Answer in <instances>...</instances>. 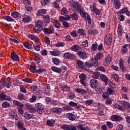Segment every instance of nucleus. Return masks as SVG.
<instances>
[{
	"mask_svg": "<svg viewBox=\"0 0 130 130\" xmlns=\"http://www.w3.org/2000/svg\"><path fill=\"white\" fill-rule=\"evenodd\" d=\"M78 13H79L83 18H85V20L88 22V27L90 28V29H92V28H93V25L91 23L92 20L89 17L88 13L87 12H84V10H83V9H82Z\"/></svg>",
	"mask_w": 130,
	"mask_h": 130,
	"instance_id": "f257e3e1",
	"label": "nucleus"
},
{
	"mask_svg": "<svg viewBox=\"0 0 130 130\" xmlns=\"http://www.w3.org/2000/svg\"><path fill=\"white\" fill-rule=\"evenodd\" d=\"M42 24L43 22L41 20H38L36 23V25L34 28V32L35 33H40L43 29Z\"/></svg>",
	"mask_w": 130,
	"mask_h": 130,
	"instance_id": "f03ea898",
	"label": "nucleus"
},
{
	"mask_svg": "<svg viewBox=\"0 0 130 130\" xmlns=\"http://www.w3.org/2000/svg\"><path fill=\"white\" fill-rule=\"evenodd\" d=\"M70 6L72 9H74L75 11H77V13H79L82 9V7L79 5V3L75 1H72L70 3Z\"/></svg>",
	"mask_w": 130,
	"mask_h": 130,
	"instance_id": "7ed1b4c3",
	"label": "nucleus"
},
{
	"mask_svg": "<svg viewBox=\"0 0 130 130\" xmlns=\"http://www.w3.org/2000/svg\"><path fill=\"white\" fill-rule=\"evenodd\" d=\"M126 103V102L122 101L120 103V105L117 104H115L113 105V107H114V108H116V109H119V110H121L122 111H123V110H125Z\"/></svg>",
	"mask_w": 130,
	"mask_h": 130,
	"instance_id": "20e7f679",
	"label": "nucleus"
},
{
	"mask_svg": "<svg viewBox=\"0 0 130 130\" xmlns=\"http://www.w3.org/2000/svg\"><path fill=\"white\" fill-rule=\"evenodd\" d=\"M84 103L86 106H94V107H96V106H99L100 104L98 103L95 102L94 100L91 99H89L86 101H85Z\"/></svg>",
	"mask_w": 130,
	"mask_h": 130,
	"instance_id": "39448f33",
	"label": "nucleus"
},
{
	"mask_svg": "<svg viewBox=\"0 0 130 130\" xmlns=\"http://www.w3.org/2000/svg\"><path fill=\"white\" fill-rule=\"evenodd\" d=\"M60 128L63 130H77L76 126L73 125L62 124L60 125Z\"/></svg>",
	"mask_w": 130,
	"mask_h": 130,
	"instance_id": "423d86ee",
	"label": "nucleus"
},
{
	"mask_svg": "<svg viewBox=\"0 0 130 130\" xmlns=\"http://www.w3.org/2000/svg\"><path fill=\"white\" fill-rule=\"evenodd\" d=\"M43 31L46 35H48V34H52L54 32V27L53 25H50L49 28L45 27L43 29Z\"/></svg>",
	"mask_w": 130,
	"mask_h": 130,
	"instance_id": "0eeeda50",
	"label": "nucleus"
},
{
	"mask_svg": "<svg viewBox=\"0 0 130 130\" xmlns=\"http://www.w3.org/2000/svg\"><path fill=\"white\" fill-rule=\"evenodd\" d=\"M36 107L37 108V111L38 113L41 114L42 113L43 110L44 109V106L41 103H37L36 104Z\"/></svg>",
	"mask_w": 130,
	"mask_h": 130,
	"instance_id": "6e6552de",
	"label": "nucleus"
},
{
	"mask_svg": "<svg viewBox=\"0 0 130 130\" xmlns=\"http://www.w3.org/2000/svg\"><path fill=\"white\" fill-rule=\"evenodd\" d=\"M111 61H112V57L111 55H109L107 56L104 61V66H109Z\"/></svg>",
	"mask_w": 130,
	"mask_h": 130,
	"instance_id": "1a4fd4ad",
	"label": "nucleus"
},
{
	"mask_svg": "<svg viewBox=\"0 0 130 130\" xmlns=\"http://www.w3.org/2000/svg\"><path fill=\"white\" fill-rule=\"evenodd\" d=\"M105 42L107 45H110L112 42V38L110 35H106L105 37Z\"/></svg>",
	"mask_w": 130,
	"mask_h": 130,
	"instance_id": "9d476101",
	"label": "nucleus"
},
{
	"mask_svg": "<svg viewBox=\"0 0 130 130\" xmlns=\"http://www.w3.org/2000/svg\"><path fill=\"white\" fill-rule=\"evenodd\" d=\"M76 68L77 69H82V70H85V71H88V70L86 69L85 67H84V63L83 61L77 60L76 62Z\"/></svg>",
	"mask_w": 130,
	"mask_h": 130,
	"instance_id": "9b49d317",
	"label": "nucleus"
},
{
	"mask_svg": "<svg viewBox=\"0 0 130 130\" xmlns=\"http://www.w3.org/2000/svg\"><path fill=\"white\" fill-rule=\"evenodd\" d=\"M100 78L103 82L106 83V84H107V83L109 82L110 84V86H111V87H112V83L111 81L108 80V78H107V77H106V76H105L104 74H102L100 76Z\"/></svg>",
	"mask_w": 130,
	"mask_h": 130,
	"instance_id": "f8f14e48",
	"label": "nucleus"
},
{
	"mask_svg": "<svg viewBox=\"0 0 130 130\" xmlns=\"http://www.w3.org/2000/svg\"><path fill=\"white\" fill-rule=\"evenodd\" d=\"M79 78L80 79V82L83 86H86V82H85V81L86 80V79L87 77L86 76V75L84 74H81L80 75H79Z\"/></svg>",
	"mask_w": 130,
	"mask_h": 130,
	"instance_id": "ddd939ff",
	"label": "nucleus"
},
{
	"mask_svg": "<svg viewBox=\"0 0 130 130\" xmlns=\"http://www.w3.org/2000/svg\"><path fill=\"white\" fill-rule=\"evenodd\" d=\"M87 72H88V73L91 74L92 78H94V79H98L99 77H100V73L98 72H93V71L90 70H87Z\"/></svg>",
	"mask_w": 130,
	"mask_h": 130,
	"instance_id": "4468645a",
	"label": "nucleus"
},
{
	"mask_svg": "<svg viewBox=\"0 0 130 130\" xmlns=\"http://www.w3.org/2000/svg\"><path fill=\"white\" fill-rule=\"evenodd\" d=\"M90 9L91 11V12H94V13L95 14V15H100L101 13H100V11L98 10V9L96 8V6H95V4H93L92 6L90 7Z\"/></svg>",
	"mask_w": 130,
	"mask_h": 130,
	"instance_id": "2eb2a0df",
	"label": "nucleus"
},
{
	"mask_svg": "<svg viewBox=\"0 0 130 130\" xmlns=\"http://www.w3.org/2000/svg\"><path fill=\"white\" fill-rule=\"evenodd\" d=\"M114 8L116 10H119L120 7H121V4H120V1L119 0H114Z\"/></svg>",
	"mask_w": 130,
	"mask_h": 130,
	"instance_id": "dca6fc26",
	"label": "nucleus"
},
{
	"mask_svg": "<svg viewBox=\"0 0 130 130\" xmlns=\"http://www.w3.org/2000/svg\"><path fill=\"white\" fill-rule=\"evenodd\" d=\"M90 86L91 88H96L98 86V80L91 79L90 81Z\"/></svg>",
	"mask_w": 130,
	"mask_h": 130,
	"instance_id": "f3484780",
	"label": "nucleus"
},
{
	"mask_svg": "<svg viewBox=\"0 0 130 130\" xmlns=\"http://www.w3.org/2000/svg\"><path fill=\"white\" fill-rule=\"evenodd\" d=\"M63 56L67 59H73V58H75V55L70 52L65 53Z\"/></svg>",
	"mask_w": 130,
	"mask_h": 130,
	"instance_id": "a211bd4d",
	"label": "nucleus"
},
{
	"mask_svg": "<svg viewBox=\"0 0 130 130\" xmlns=\"http://www.w3.org/2000/svg\"><path fill=\"white\" fill-rule=\"evenodd\" d=\"M23 116L25 118V119L29 120V119H31V118L33 117V114H32V113H30L29 112H25L23 114Z\"/></svg>",
	"mask_w": 130,
	"mask_h": 130,
	"instance_id": "6ab92c4d",
	"label": "nucleus"
},
{
	"mask_svg": "<svg viewBox=\"0 0 130 130\" xmlns=\"http://www.w3.org/2000/svg\"><path fill=\"white\" fill-rule=\"evenodd\" d=\"M28 37L29 39H31V40H33V41L36 42V43L39 41V38H38V37L34 35L29 34L28 35Z\"/></svg>",
	"mask_w": 130,
	"mask_h": 130,
	"instance_id": "aec40b11",
	"label": "nucleus"
},
{
	"mask_svg": "<svg viewBox=\"0 0 130 130\" xmlns=\"http://www.w3.org/2000/svg\"><path fill=\"white\" fill-rule=\"evenodd\" d=\"M31 16L26 15L24 14L22 17V22L24 23H29V22H31Z\"/></svg>",
	"mask_w": 130,
	"mask_h": 130,
	"instance_id": "412c9836",
	"label": "nucleus"
},
{
	"mask_svg": "<svg viewBox=\"0 0 130 130\" xmlns=\"http://www.w3.org/2000/svg\"><path fill=\"white\" fill-rule=\"evenodd\" d=\"M11 58L14 61H19V56L17 55V53L15 52H11Z\"/></svg>",
	"mask_w": 130,
	"mask_h": 130,
	"instance_id": "4be33fe9",
	"label": "nucleus"
},
{
	"mask_svg": "<svg viewBox=\"0 0 130 130\" xmlns=\"http://www.w3.org/2000/svg\"><path fill=\"white\" fill-rule=\"evenodd\" d=\"M11 16L13 18H14V19H20V18H21V14L16 11L11 13Z\"/></svg>",
	"mask_w": 130,
	"mask_h": 130,
	"instance_id": "5701e85b",
	"label": "nucleus"
},
{
	"mask_svg": "<svg viewBox=\"0 0 130 130\" xmlns=\"http://www.w3.org/2000/svg\"><path fill=\"white\" fill-rule=\"evenodd\" d=\"M52 112H54V113H61L62 112V108H53L51 109Z\"/></svg>",
	"mask_w": 130,
	"mask_h": 130,
	"instance_id": "b1692460",
	"label": "nucleus"
},
{
	"mask_svg": "<svg viewBox=\"0 0 130 130\" xmlns=\"http://www.w3.org/2000/svg\"><path fill=\"white\" fill-rule=\"evenodd\" d=\"M77 129H79V130H89L90 129L89 127H88V126L85 124L78 125L77 126Z\"/></svg>",
	"mask_w": 130,
	"mask_h": 130,
	"instance_id": "393cba45",
	"label": "nucleus"
},
{
	"mask_svg": "<svg viewBox=\"0 0 130 130\" xmlns=\"http://www.w3.org/2000/svg\"><path fill=\"white\" fill-rule=\"evenodd\" d=\"M91 64H92V66H94V67H95V68H98L99 67V64H98V60L96 58H92L91 59Z\"/></svg>",
	"mask_w": 130,
	"mask_h": 130,
	"instance_id": "a878e982",
	"label": "nucleus"
},
{
	"mask_svg": "<svg viewBox=\"0 0 130 130\" xmlns=\"http://www.w3.org/2000/svg\"><path fill=\"white\" fill-rule=\"evenodd\" d=\"M25 9V14L28 15H30V14H31V12L33 10V8L28 6H26Z\"/></svg>",
	"mask_w": 130,
	"mask_h": 130,
	"instance_id": "bb28decb",
	"label": "nucleus"
},
{
	"mask_svg": "<svg viewBox=\"0 0 130 130\" xmlns=\"http://www.w3.org/2000/svg\"><path fill=\"white\" fill-rule=\"evenodd\" d=\"M76 92L77 93H79V94H82V95H84V94H86L87 93V91L86 90L82 88H75Z\"/></svg>",
	"mask_w": 130,
	"mask_h": 130,
	"instance_id": "cd10ccee",
	"label": "nucleus"
},
{
	"mask_svg": "<svg viewBox=\"0 0 130 130\" xmlns=\"http://www.w3.org/2000/svg\"><path fill=\"white\" fill-rule=\"evenodd\" d=\"M13 103L14 105H15V106H17V107H18V108L19 107H23L24 106V105L22 103H21L16 100H14L13 101Z\"/></svg>",
	"mask_w": 130,
	"mask_h": 130,
	"instance_id": "c85d7f7f",
	"label": "nucleus"
},
{
	"mask_svg": "<svg viewBox=\"0 0 130 130\" xmlns=\"http://www.w3.org/2000/svg\"><path fill=\"white\" fill-rule=\"evenodd\" d=\"M123 31V29H122V27L121 26V25L118 24V29H117V33H118V36H120V37H121V36H122Z\"/></svg>",
	"mask_w": 130,
	"mask_h": 130,
	"instance_id": "c756f323",
	"label": "nucleus"
},
{
	"mask_svg": "<svg viewBox=\"0 0 130 130\" xmlns=\"http://www.w3.org/2000/svg\"><path fill=\"white\" fill-rule=\"evenodd\" d=\"M107 92L109 95H114L115 94V90L113 88L108 87L107 89Z\"/></svg>",
	"mask_w": 130,
	"mask_h": 130,
	"instance_id": "7c9ffc66",
	"label": "nucleus"
},
{
	"mask_svg": "<svg viewBox=\"0 0 130 130\" xmlns=\"http://www.w3.org/2000/svg\"><path fill=\"white\" fill-rule=\"evenodd\" d=\"M119 64L121 71L122 72H125V67H124V64H123V60L122 59H120Z\"/></svg>",
	"mask_w": 130,
	"mask_h": 130,
	"instance_id": "2f4dec72",
	"label": "nucleus"
},
{
	"mask_svg": "<svg viewBox=\"0 0 130 130\" xmlns=\"http://www.w3.org/2000/svg\"><path fill=\"white\" fill-rule=\"evenodd\" d=\"M111 120L112 121H119L121 120V117L117 115H113L111 117Z\"/></svg>",
	"mask_w": 130,
	"mask_h": 130,
	"instance_id": "473e14b6",
	"label": "nucleus"
},
{
	"mask_svg": "<svg viewBox=\"0 0 130 130\" xmlns=\"http://www.w3.org/2000/svg\"><path fill=\"white\" fill-rule=\"evenodd\" d=\"M78 55L82 59L87 58V53L83 51H80L78 52Z\"/></svg>",
	"mask_w": 130,
	"mask_h": 130,
	"instance_id": "72a5a7b5",
	"label": "nucleus"
},
{
	"mask_svg": "<svg viewBox=\"0 0 130 130\" xmlns=\"http://www.w3.org/2000/svg\"><path fill=\"white\" fill-rule=\"evenodd\" d=\"M23 46L27 48V49H31L32 48V45L28 41H26L23 43Z\"/></svg>",
	"mask_w": 130,
	"mask_h": 130,
	"instance_id": "f704fd0d",
	"label": "nucleus"
},
{
	"mask_svg": "<svg viewBox=\"0 0 130 130\" xmlns=\"http://www.w3.org/2000/svg\"><path fill=\"white\" fill-rule=\"evenodd\" d=\"M80 48H81V47H80L78 45H74L70 48V49L72 50V51H78Z\"/></svg>",
	"mask_w": 130,
	"mask_h": 130,
	"instance_id": "c9c22d12",
	"label": "nucleus"
},
{
	"mask_svg": "<svg viewBox=\"0 0 130 130\" xmlns=\"http://www.w3.org/2000/svg\"><path fill=\"white\" fill-rule=\"evenodd\" d=\"M50 69L53 72H55L56 73H61V69H60L57 67H55L54 66L51 67Z\"/></svg>",
	"mask_w": 130,
	"mask_h": 130,
	"instance_id": "e433bc0d",
	"label": "nucleus"
},
{
	"mask_svg": "<svg viewBox=\"0 0 130 130\" xmlns=\"http://www.w3.org/2000/svg\"><path fill=\"white\" fill-rule=\"evenodd\" d=\"M129 47V45L128 44H125L124 46H123L122 49H121V52L123 53V54H124L125 52L127 51V48Z\"/></svg>",
	"mask_w": 130,
	"mask_h": 130,
	"instance_id": "4c0bfd02",
	"label": "nucleus"
},
{
	"mask_svg": "<svg viewBox=\"0 0 130 130\" xmlns=\"http://www.w3.org/2000/svg\"><path fill=\"white\" fill-rule=\"evenodd\" d=\"M46 13V10L45 9H41L38 11L37 13V16H42Z\"/></svg>",
	"mask_w": 130,
	"mask_h": 130,
	"instance_id": "58836bf2",
	"label": "nucleus"
},
{
	"mask_svg": "<svg viewBox=\"0 0 130 130\" xmlns=\"http://www.w3.org/2000/svg\"><path fill=\"white\" fill-rule=\"evenodd\" d=\"M102 57H103V53L100 52H98L94 56V58H96L98 60H99V59H100Z\"/></svg>",
	"mask_w": 130,
	"mask_h": 130,
	"instance_id": "ea45409f",
	"label": "nucleus"
},
{
	"mask_svg": "<svg viewBox=\"0 0 130 130\" xmlns=\"http://www.w3.org/2000/svg\"><path fill=\"white\" fill-rule=\"evenodd\" d=\"M3 18H4L6 20V21H7L8 22H14V21H15V19L12 18V17L7 15L4 16Z\"/></svg>",
	"mask_w": 130,
	"mask_h": 130,
	"instance_id": "a19ab883",
	"label": "nucleus"
},
{
	"mask_svg": "<svg viewBox=\"0 0 130 130\" xmlns=\"http://www.w3.org/2000/svg\"><path fill=\"white\" fill-rule=\"evenodd\" d=\"M44 92L45 94H48L50 93V86L48 85H47L44 90Z\"/></svg>",
	"mask_w": 130,
	"mask_h": 130,
	"instance_id": "79ce46f5",
	"label": "nucleus"
},
{
	"mask_svg": "<svg viewBox=\"0 0 130 130\" xmlns=\"http://www.w3.org/2000/svg\"><path fill=\"white\" fill-rule=\"evenodd\" d=\"M2 106L3 108H8L9 107H11V104L7 101H5L2 104Z\"/></svg>",
	"mask_w": 130,
	"mask_h": 130,
	"instance_id": "37998d69",
	"label": "nucleus"
},
{
	"mask_svg": "<svg viewBox=\"0 0 130 130\" xmlns=\"http://www.w3.org/2000/svg\"><path fill=\"white\" fill-rule=\"evenodd\" d=\"M68 117L70 120H75L76 119V116L73 113L68 114Z\"/></svg>",
	"mask_w": 130,
	"mask_h": 130,
	"instance_id": "c03bdc74",
	"label": "nucleus"
},
{
	"mask_svg": "<svg viewBox=\"0 0 130 130\" xmlns=\"http://www.w3.org/2000/svg\"><path fill=\"white\" fill-rule=\"evenodd\" d=\"M55 123V121L54 120H47V124L48 126H53V124Z\"/></svg>",
	"mask_w": 130,
	"mask_h": 130,
	"instance_id": "a18cd8bd",
	"label": "nucleus"
},
{
	"mask_svg": "<svg viewBox=\"0 0 130 130\" xmlns=\"http://www.w3.org/2000/svg\"><path fill=\"white\" fill-rule=\"evenodd\" d=\"M70 17L71 18V19H73V20L77 21V20H78L79 18V16L77 13H74L73 14L71 15Z\"/></svg>",
	"mask_w": 130,
	"mask_h": 130,
	"instance_id": "49530a36",
	"label": "nucleus"
},
{
	"mask_svg": "<svg viewBox=\"0 0 130 130\" xmlns=\"http://www.w3.org/2000/svg\"><path fill=\"white\" fill-rule=\"evenodd\" d=\"M37 99V96H36L35 95H32L30 98L29 99V102H30V103H34V102H35Z\"/></svg>",
	"mask_w": 130,
	"mask_h": 130,
	"instance_id": "de8ad7c7",
	"label": "nucleus"
},
{
	"mask_svg": "<svg viewBox=\"0 0 130 130\" xmlns=\"http://www.w3.org/2000/svg\"><path fill=\"white\" fill-rule=\"evenodd\" d=\"M53 26H54L56 28H59L60 27V23L58 20H54L53 21Z\"/></svg>",
	"mask_w": 130,
	"mask_h": 130,
	"instance_id": "09e8293b",
	"label": "nucleus"
},
{
	"mask_svg": "<svg viewBox=\"0 0 130 130\" xmlns=\"http://www.w3.org/2000/svg\"><path fill=\"white\" fill-rule=\"evenodd\" d=\"M50 54L51 55H53L54 56H58L59 55V51H50Z\"/></svg>",
	"mask_w": 130,
	"mask_h": 130,
	"instance_id": "8fccbe9b",
	"label": "nucleus"
},
{
	"mask_svg": "<svg viewBox=\"0 0 130 130\" xmlns=\"http://www.w3.org/2000/svg\"><path fill=\"white\" fill-rule=\"evenodd\" d=\"M63 110L65 111H72V110H74V109L72 108L70 106L67 105L65 107H63Z\"/></svg>",
	"mask_w": 130,
	"mask_h": 130,
	"instance_id": "3c124183",
	"label": "nucleus"
},
{
	"mask_svg": "<svg viewBox=\"0 0 130 130\" xmlns=\"http://www.w3.org/2000/svg\"><path fill=\"white\" fill-rule=\"evenodd\" d=\"M34 49L36 51H40V45H37L36 43H32Z\"/></svg>",
	"mask_w": 130,
	"mask_h": 130,
	"instance_id": "603ef678",
	"label": "nucleus"
},
{
	"mask_svg": "<svg viewBox=\"0 0 130 130\" xmlns=\"http://www.w3.org/2000/svg\"><path fill=\"white\" fill-rule=\"evenodd\" d=\"M52 60L53 63H54V64H56V66L59 64V62H60V61L58 59H57V58H52Z\"/></svg>",
	"mask_w": 130,
	"mask_h": 130,
	"instance_id": "864d4df0",
	"label": "nucleus"
},
{
	"mask_svg": "<svg viewBox=\"0 0 130 130\" xmlns=\"http://www.w3.org/2000/svg\"><path fill=\"white\" fill-rule=\"evenodd\" d=\"M49 1L50 0H42L41 2V4L42 6H43V7H45V6L49 4Z\"/></svg>",
	"mask_w": 130,
	"mask_h": 130,
	"instance_id": "5fc2aeb1",
	"label": "nucleus"
},
{
	"mask_svg": "<svg viewBox=\"0 0 130 130\" xmlns=\"http://www.w3.org/2000/svg\"><path fill=\"white\" fill-rule=\"evenodd\" d=\"M127 12V7H124L122 9H121L120 11H118V14H124V13H126Z\"/></svg>",
	"mask_w": 130,
	"mask_h": 130,
	"instance_id": "6e6d98bb",
	"label": "nucleus"
},
{
	"mask_svg": "<svg viewBox=\"0 0 130 130\" xmlns=\"http://www.w3.org/2000/svg\"><path fill=\"white\" fill-rule=\"evenodd\" d=\"M88 33L91 35H94V34H98V30L96 29H88Z\"/></svg>",
	"mask_w": 130,
	"mask_h": 130,
	"instance_id": "4d7b16f0",
	"label": "nucleus"
},
{
	"mask_svg": "<svg viewBox=\"0 0 130 130\" xmlns=\"http://www.w3.org/2000/svg\"><path fill=\"white\" fill-rule=\"evenodd\" d=\"M43 19L45 23H49L50 22V18L48 15L43 16Z\"/></svg>",
	"mask_w": 130,
	"mask_h": 130,
	"instance_id": "13d9d810",
	"label": "nucleus"
},
{
	"mask_svg": "<svg viewBox=\"0 0 130 130\" xmlns=\"http://www.w3.org/2000/svg\"><path fill=\"white\" fill-rule=\"evenodd\" d=\"M45 72H46V70L40 68L36 71V74H42V73H45Z\"/></svg>",
	"mask_w": 130,
	"mask_h": 130,
	"instance_id": "bf43d9fd",
	"label": "nucleus"
},
{
	"mask_svg": "<svg viewBox=\"0 0 130 130\" xmlns=\"http://www.w3.org/2000/svg\"><path fill=\"white\" fill-rule=\"evenodd\" d=\"M70 35L75 38L76 37H78V32H77V31L76 30H73L70 32Z\"/></svg>",
	"mask_w": 130,
	"mask_h": 130,
	"instance_id": "052dcab7",
	"label": "nucleus"
},
{
	"mask_svg": "<svg viewBox=\"0 0 130 130\" xmlns=\"http://www.w3.org/2000/svg\"><path fill=\"white\" fill-rule=\"evenodd\" d=\"M29 70L31 73H36V67H35L34 66L30 65L29 66Z\"/></svg>",
	"mask_w": 130,
	"mask_h": 130,
	"instance_id": "680f3d73",
	"label": "nucleus"
},
{
	"mask_svg": "<svg viewBox=\"0 0 130 130\" xmlns=\"http://www.w3.org/2000/svg\"><path fill=\"white\" fill-rule=\"evenodd\" d=\"M77 33L80 35L81 36H84V35H85V30H84L83 29H79L77 30Z\"/></svg>",
	"mask_w": 130,
	"mask_h": 130,
	"instance_id": "e2e57ef3",
	"label": "nucleus"
},
{
	"mask_svg": "<svg viewBox=\"0 0 130 130\" xmlns=\"http://www.w3.org/2000/svg\"><path fill=\"white\" fill-rule=\"evenodd\" d=\"M6 99V93L5 92H2L0 94V100L1 101H4Z\"/></svg>",
	"mask_w": 130,
	"mask_h": 130,
	"instance_id": "0e129e2a",
	"label": "nucleus"
},
{
	"mask_svg": "<svg viewBox=\"0 0 130 130\" xmlns=\"http://www.w3.org/2000/svg\"><path fill=\"white\" fill-rule=\"evenodd\" d=\"M61 15H62L63 16H64V15H67L68 14V10H67V9H66V8L63 7L61 9Z\"/></svg>",
	"mask_w": 130,
	"mask_h": 130,
	"instance_id": "69168bd1",
	"label": "nucleus"
},
{
	"mask_svg": "<svg viewBox=\"0 0 130 130\" xmlns=\"http://www.w3.org/2000/svg\"><path fill=\"white\" fill-rule=\"evenodd\" d=\"M52 8H55V9H57L59 8V5L56 3V2H54L52 3Z\"/></svg>",
	"mask_w": 130,
	"mask_h": 130,
	"instance_id": "338daca9",
	"label": "nucleus"
},
{
	"mask_svg": "<svg viewBox=\"0 0 130 130\" xmlns=\"http://www.w3.org/2000/svg\"><path fill=\"white\" fill-rule=\"evenodd\" d=\"M103 99H108L109 98V94L108 93L106 92H104L103 93Z\"/></svg>",
	"mask_w": 130,
	"mask_h": 130,
	"instance_id": "774afa93",
	"label": "nucleus"
}]
</instances>
